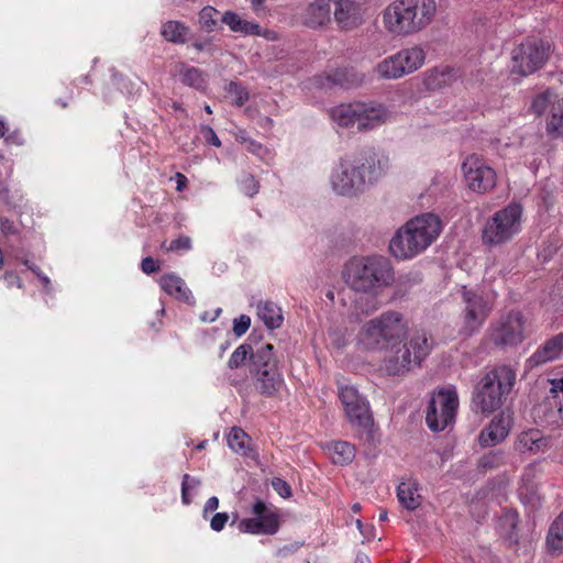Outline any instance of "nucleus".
Returning a JSON list of instances; mask_svg holds the SVG:
<instances>
[{
	"instance_id": "1",
	"label": "nucleus",
	"mask_w": 563,
	"mask_h": 563,
	"mask_svg": "<svg viewBox=\"0 0 563 563\" xmlns=\"http://www.w3.org/2000/svg\"><path fill=\"white\" fill-rule=\"evenodd\" d=\"M345 283L356 292L355 309L364 314L378 310L376 292L394 280V271L388 258L373 255L352 258L345 266Z\"/></svg>"
},
{
	"instance_id": "2",
	"label": "nucleus",
	"mask_w": 563,
	"mask_h": 563,
	"mask_svg": "<svg viewBox=\"0 0 563 563\" xmlns=\"http://www.w3.org/2000/svg\"><path fill=\"white\" fill-rule=\"evenodd\" d=\"M389 167L388 156L373 150L341 158L332 172L331 186L341 196H354L386 175Z\"/></svg>"
},
{
	"instance_id": "3",
	"label": "nucleus",
	"mask_w": 563,
	"mask_h": 563,
	"mask_svg": "<svg viewBox=\"0 0 563 563\" xmlns=\"http://www.w3.org/2000/svg\"><path fill=\"white\" fill-rule=\"evenodd\" d=\"M442 223L438 216L423 213L407 221L389 242L390 253L398 260H410L426 251L440 235Z\"/></svg>"
},
{
	"instance_id": "4",
	"label": "nucleus",
	"mask_w": 563,
	"mask_h": 563,
	"mask_svg": "<svg viewBox=\"0 0 563 563\" xmlns=\"http://www.w3.org/2000/svg\"><path fill=\"white\" fill-rule=\"evenodd\" d=\"M435 13V0H395L384 9L383 24L393 35H412L426 29Z\"/></svg>"
},
{
	"instance_id": "5",
	"label": "nucleus",
	"mask_w": 563,
	"mask_h": 563,
	"mask_svg": "<svg viewBox=\"0 0 563 563\" xmlns=\"http://www.w3.org/2000/svg\"><path fill=\"white\" fill-rule=\"evenodd\" d=\"M407 332L408 325L402 313L389 310L362 325L357 343L369 351L394 349L407 336Z\"/></svg>"
},
{
	"instance_id": "6",
	"label": "nucleus",
	"mask_w": 563,
	"mask_h": 563,
	"mask_svg": "<svg viewBox=\"0 0 563 563\" xmlns=\"http://www.w3.org/2000/svg\"><path fill=\"white\" fill-rule=\"evenodd\" d=\"M516 382V372L508 365L488 371L476 386L473 402L483 413L499 409Z\"/></svg>"
},
{
	"instance_id": "7",
	"label": "nucleus",
	"mask_w": 563,
	"mask_h": 563,
	"mask_svg": "<svg viewBox=\"0 0 563 563\" xmlns=\"http://www.w3.org/2000/svg\"><path fill=\"white\" fill-rule=\"evenodd\" d=\"M250 373L254 388L265 397L276 396L284 387V377L273 344L266 343L252 355Z\"/></svg>"
},
{
	"instance_id": "8",
	"label": "nucleus",
	"mask_w": 563,
	"mask_h": 563,
	"mask_svg": "<svg viewBox=\"0 0 563 563\" xmlns=\"http://www.w3.org/2000/svg\"><path fill=\"white\" fill-rule=\"evenodd\" d=\"M522 208L510 203L496 211L485 223L482 231L483 243L499 246L512 240L521 230Z\"/></svg>"
},
{
	"instance_id": "9",
	"label": "nucleus",
	"mask_w": 563,
	"mask_h": 563,
	"mask_svg": "<svg viewBox=\"0 0 563 563\" xmlns=\"http://www.w3.org/2000/svg\"><path fill=\"white\" fill-rule=\"evenodd\" d=\"M386 117V109L375 102H352L331 109V118L334 122L343 128L356 125L358 131L374 129L383 123Z\"/></svg>"
},
{
	"instance_id": "10",
	"label": "nucleus",
	"mask_w": 563,
	"mask_h": 563,
	"mask_svg": "<svg viewBox=\"0 0 563 563\" xmlns=\"http://www.w3.org/2000/svg\"><path fill=\"white\" fill-rule=\"evenodd\" d=\"M431 345L424 333L415 334L408 343L390 349L384 360V368L388 375H401L409 372L412 366L420 365L429 354Z\"/></svg>"
},
{
	"instance_id": "11",
	"label": "nucleus",
	"mask_w": 563,
	"mask_h": 563,
	"mask_svg": "<svg viewBox=\"0 0 563 563\" xmlns=\"http://www.w3.org/2000/svg\"><path fill=\"white\" fill-rule=\"evenodd\" d=\"M552 44L548 40L528 37L511 51V70L528 76L542 68L552 53Z\"/></svg>"
},
{
	"instance_id": "12",
	"label": "nucleus",
	"mask_w": 563,
	"mask_h": 563,
	"mask_svg": "<svg viewBox=\"0 0 563 563\" xmlns=\"http://www.w3.org/2000/svg\"><path fill=\"white\" fill-rule=\"evenodd\" d=\"M461 296L464 309L461 314L460 333L464 336H471L485 323L493 310V300L488 296L467 289L465 286L461 289Z\"/></svg>"
},
{
	"instance_id": "13",
	"label": "nucleus",
	"mask_w": 563,
	"mask_h": 563,
	"mask_svg": "<svg viewBox=\"0 0 563 563\" xmlns=\"http://www.w3.org/2000/svg\"><path fill=\"white\" fill-rule=\"evenodd\" d=\"M459 407V397L454 389H440L434 394L426 411V422L430 430L438 432L444 430L455 419Z\"/></svg>"
},
{
	"instance_id": "14",
	"label": "nucleus",
	"mask_w": 563,
	"mask_h": 563,
	"mask_svg": "<svg viewBox=\"0 0 563 563\" xmlns=\"http://www.w3.org/2000/svg\"><path fill=\"white\" fill-rule=\"evenodd\" d=\"M339 399L352 427L369 431L374 424L368 401L353 386H339Z\"/></svg>"
},
{
	"instance_id": "15",
	"label": "nucleus",
	"mask_w": 563,
	"mask_h": 563,
	"mask_svg": "<svg viewBox=\"0 0 563 563\" xmlns=\"http://www.w3.org/2000/svg\"><path fill=\"white\" fill-rule=\"evenodd\" d=\"M489 340L498 347L516 346L525 339V318L519 311H510L492 323Z\"/></svg>"
},
{
	"instance_id": "16",
	"label": "nucleus",
	"mask_w": 563,
	"mask_h": 563,
	"mask_svg": "<svg viewBox=\"0 0 563 563\" xmlns=\"http://www.w3.org/2000/svg\"><path fill=\"white\" fill-rule=\"evenodd\" d=\"M468 188L478 194L492 190L496 185V172L478 155H470L462 164Z\"/></svg>"
},
{
	"instance_id": "17",
	"label": "nucleus",
	"mask_w": 563,
	"mask_h": 563,
	"mask_svg": "<svg viewBox=\"0 0 563 563\" xmlns=\"http://www.w3.org/2000/svg\"><path fill=\"white\" fill-rule=\"evenodd\" d=\"M253 518L239 522V530L252 534H274L279 528L278 517L269 511L264 501L257 500L252 508Z\"/></svg>"
},
{
	"instance_id": "18",
	"label": "nucleus",
	"mask_w": 563,
	"mask_h": 563,
	"mask_svg": "<svg viewBox=\"0 0 563 563\" xmlns=\"http://www.w3.org/2000/svg\"><path fill=\"white\" fill-rule=\"evenodd\" d=\"M333 18L342 30H353L364 21L365 10L354 0H334Z\"/></svg>"
},
{
	"instance_id": "19",
	"label": "nucleus",
	"mask_w": 563,
	"mask_h": 563,
	"mask_svg": "<svg viewBox=\"0 0 563 563\" xmlns=\"http://www.w3.org/2000/svg\"><path fill=\"white\" fill-rule=\"evenodd\" d=\"M511 428V417L505 412L496 416L490 423L481 432L479 443L482 446H494L505 440Z\"/></svg>"
},
{
	"instance_id": "20",
	"label": "nucleus",
	"mask_w": 563,
	"mask_h": 563,
	"mask_svg": "<svg viewBox=\"0 0 563 563\" xmlns=\"http://www.w3.org/2000/svg\"><path fill=\"white\" fill-rule=\"evenodd\" d=\"M563 354V333H559L547 340L539 349L527 360L530 367L540 366L548 362L560 358Z\"/></svg>"
},
{
	"instance_id": "21",
	"label": "nucleus",
	"mask_w": 563,
	"mask_h": 563,
	"mask_svg": "<svg viewBox=\"0 0 563 563\" xmlns=\"http://www.w3.org/2000/svg\"><path fill=\"white\" fill-rule=\"evenodd\" d=\"M397 498L399 504L408 511L418 509L422 504L418 481L412 477L402 479L397 487Z\"/></svg>"
},
{
	"instance_id": "22",
	"label": "nucleus",
	"mask_w": 563,
	"mask_h": 563,
	"mask_svg": "<svg viewBox=\"0 0 563 563\" xmlns=\"http://www.w3.org/2000/svg\"><path fill=\"white\" fill-rule=\"evenodd\" d=\"M331 0H316L303 12L302 21L307 26L319 27L331 20Z\"/></svg>"
},
{
	"instance_id": "23",
	"label": "nucleus",
	"mask_w": 563,
	"mask_h": 563,
	"mask_svg": "<svg viewBox=\"0 0 563 563\" xmlns=\"http://www.w3.org/2000/svg\"><path fill=\"white\" fill-rule=\"evenodd\" d=\"M159 286L169 296L176 299L191 303L194 297L190 289L186 286L185 280L176 274H165L159 279Z\"/></svg>"
},
{
	"instance_id": "24",
	"label": "nucleus",
	"mask_w": 563,
	"mask_h": 563,
	"mask_svg": "<svg viewBox=\"0 0 563 563\" xmlns=\"http://www.w3.org/2000/svg\"><path fill=\"white\" fill-rule=\"evenodd\" d=\"M221 21L228 25L231 32L241 33L243 35H253L260 33V24L253 21L243 19L240 14L232 10L225 11Z\"/></svg>"
},
{
	"instance_id": "25",
	"label": "nucleus",
	"mask_w": 563,
	"mask_h": 563,
	"mask_svg": "<svg viewBox=\"0 0 563 563\" xmlns=\"http://www.w3.org/2000/svg\"><path fill=\"white\" fill-rule=\"evenodd\" d=\"M545 445L547 439L538 429H529L521 432L515 442V449L520 453L538 452Z\"/></svg>"
},
{
	"instance_id": "26",
	"label": "nucleus",
	"mask_w": 563,
	"mask_h": 563,
	"mask_svg": "<svg viewBox=\"0 0 563 563\" xmlns=\"http://www.w3.org/2000/svg\"><path fill=\"white\" fill-rule=\"evenodd\" d=\"M178 74L184 85L199 91H205L207 89L208 75L203 70L181 63L178 66Z\"/></svg>"
},
{
	"instance_id": "27",
	"label": "nucleus",
	"mask_w": 563,
	"mask_h": 563,
	"mask_svg": "<svg viewBox=\"0 0 563 563\" xmlns=\"http://www.w3.org/2000/svg\"><path fill=\"white\" fill-rule=\"evenodd\" d=\"M547 134L551 139L563 136V98L551 104L550 113L545 123Z\"/></svg>"
},
{
	"instance_id": "28",
	"label": "nucleus",
	"mask_w": 563,
	"mask_h": 563,
	"mask_svg": "<svg viewBox=\"0 0 563 563\" xmlns=\"http://www.w3.org/2000/svg\"><path fill=\"white\" fill-rule=\"evenodd\" d=\"M375 71L382 79H398L407 75L397 53L379 62Z\"/></svg>"
},
{
	"instance_id": "29",
	"label": "nucleus",
	"mask_w": 563,
	"mask_h": 563,
	"mask_svg": "<svg viewBox=\"0 0 563 563\" xmlns=\"http://www.w3.org/2000/svg\"><path fill=\"white\" fill-rule=\"evenodd\" d=\"M397 54L407 75L419 69L426 60V53L419 46L404 48Z\"/></svg>"
},
{
	"instance_id": "30",
	"label": "nucleus",
	"mask_w": 563,
	"mask_h": 563,
	"mask_svg": "<svg viewBox=\"0 0 563 563\" xmlns=\"http://www.w3.org/2000/svg\"><path fill=\"white\" fill-rule=\"evenodd\" d=\"M257 316L268 329H277L283 323L280 308L272 301H260L257 305Z\"/></svg>"
},
{
	"instance_id": "31",
	"label": "nucleus",
	"mask_w": 563,
	"mask_h": 563,
	"mask_svg": "<svg viewBox=\"0 0 563 563\" xmlns=\"http://www.w3.org/2000/svg\"><path fill=\"white\" fill-rule=\"evenodd\" d=\"M189 27L180 21H167L163 24L161 35L170 43L184 44L187 40Z\"/></svg>"
},
{
	"instance_id": "32",
	"label": "nucleus",
	"mask_w": 563,
	"mask_h": 563,
	"mask_svg": "<svg viewBox=\"0 0 563 563\" xmlns=\"http://www.w3.org/2000/svg\"><path fill=\"white\" fill-rule=\"evenodd\" d=\"M547 545L552 554L563 553V511L550 526L547 536Z\"/></svg>"
},
{
	"instance_id": "33",
	"label": "nucleus",
	"mask_w": 563,
	"mask_h": 563,
	"mask_svg": "<svg viewBox=\"0 0 563 563\" xmlns=\"http://www.w3.org/2000/svg\"><path fill=\"white\" fill-rule=\"evenodd\" d=\"M331 459L334 464L346 465L355 457V448L346 441H335L331 444Z\"/></svg>"
},
{
	"instance_id": "34",
	"label": "nucleus",
	"mask_w": 563,
	"mask_h": 563,
	"mask_svg": "<svg viewBox=\"0 0 563 563\" xmlns=\"http://www.w3.org/2000/svg\"><path fill=\"white\" fill-rule=\"evenodd\" d=\"M453 74L454 69L451 67L434 68L427 73L426 85L429 89H438L445 85Z\"/></svg>"
},
{
	"instance_id": "35",
	"label": "nucleus",
	"mask_w": 563,
	"mask_h": 563,
	"mask_svg": "<svg viewBox=\"0 0 563 563\" xmlns=\"http://www.w3.org/2000/svg\"><path fill=\"white\" fill-rule=\"evenodd\" d=\"M250 441L249 435L240 428H232L228 435L229 446L240 454H246Z\"/></svg>"
},
{
	"instance_id": "36",
	"label": "nucleus",
	"mask_w": 563,
	"mask_h": 563,
	"mask_svg": "<svg viewBox=\"0 0 563 563\" xmlns=\"http://www.w3.org/2000/svg\"><path fill=\"white\" fill-rule=\"evenodd\" d=\"M219 11L211 7H203L198 14V22L200 26L207 32H213L217 29L218 21L217 15Z\"/></svg>"
},
{
	"instance_id": "37",
	"label": "nucleus",
	"mask_w": 563,
	"mask_h": 563,
	"mask_svg": "<svg viewBox=\"0 0 563 563\" xmlns=\"http://www.w3.org/2000/svg\"><path fill=\"white\" fill-rule=\"evenodd\" d=\"M505 463V455L501 451H492L483 455L478 461V468L483 471L495 470Z\"/></svg>"
},
{
	"instance_id": "38",
	"label": "nucleus",
	"mask_w": 563,
	"mask_h": 563,
	"mask_svg": "<svg viewBox=\"0 0 563 563\" xmlns=\"http://www.w3.org/2000/svg\"><path fill=\"white\" fill-rule=\"evenodd\" d=\"M253 354V349L250 344H241L235 349V351L230 356L228 366L231 369L239 368L245 363L246 358L249 356L252 357Z\"/></svg>"
},
{
	"instance_id": "39",
	"label": "nucleus",
	"mask_w": 563,
	"mask_h": 563,
	"mask_svg": "<svg viewBox=\"0 0 563 563\" xmlns=\"http://www.w3.org/2000/svg\"><path fill=\"white\" fill-rule=\"evenodd\" d=\"M201 484V481L196 477H191L189 474L183 476L181 482V501L184 505H190L192 501L191 492H195Z\"/></svg>"
},
{
	"instance_id": "40",
	"label": "nucleus",
	"mask_w": 563,
	"mask_h": 563,
	"mask_svg": "<svg viewBox=\"0 0 563 563\" xmlns=\"http://www.w3.org/2000/svg\"><path fill=\"white\" fill-rule=\"evenodd\" d=\"M225 90L229 95L234 97L233 103L236 107H242L249 100L247 90L238 81H230Z\"/></svg>"
},
{
	"instance_id": "41",
	"label": "nucleus",
	"mask_w": 563,
	"mask_h": 563,
	"mask_svg": "<svg viewBox=\"0 0 563 563\" xmlns=\"http://www.w3.org/2000/svg\"><path fill=\"white\" fill-rule=\"evenodd\" d=\"M162 249L166 252L188 251L191 249V239L189 236L183 235L170 241L169 243L164 241L162 243Z\"/></svg>"
},
{
	"instance_id": "42",
	"label": "nucleus",
	"mask_w": 563,
	"mask_h": 563,
	"mask_svg": "<svg viewBox=\"0 0 563 563\" xmlns=\"http://www.w3.org/2000/svg\"><path fill=\"white\" fill-rule=\"evenodd\" d=\"M551 97H552V95L549 91L538 95L532 101V104H531L532 111L537 115L543 114L547 111L548 107L553 103V102H551Z\"/></svg>"
},
{
	"instance_id": "43",
	"label": "nucleus",
	"mask_w": 563,
	"mask_h": 563,
	"mask_svg": "<svg viewBox=\"0 0 563 563\" xmlns=\"http://www.w3.org/2000/svg\"><path fill=\"white\" fill-rule=\"evenodd\" d=\"M240 188L245 195L253 197L257 194L260 185L253 175L244 174L240 180Z\"/></svg>"
},
{
	"instance_id": "44",
	"label": "nucleus",
	"mask_w": 563,
	"mask_h": 563,
	"mask_svg": "<svg viewBox=\"0 0 563 563\" xmlns=\"http://www.w3.org/2000/svg\"><path fill=\"white\" fill-rule=\"evenodd\" d=\"M347 71L346 70H336L333 75V77H330L328 76L327 79L331 82H333L334 85H340V86H345V87H350L354 84H357L361 81V79H357L356 78V75L354 74H351V76L354 78L352 80H349L346 78L347 76Z\"/></svg>"
},
{
	"instance_id": "45",
	"label": "nucleus",
	"mask_w": 563,
	"mask_h": 563,
	"mask_svg": "<svg viewBox=\"0 0 563 563\" xmlns=\"http://www.w3.org/2000/svg\"><path fill=\"white\" fill-rule=\"evenodd\" d=\"M251 325V318L242 314L233 320V332L236 336H242L246 333Z\"/></svg>"
},
{
	"instance_id": "46",
	"label": "nucleus",
	"mask_w": 563,
	"mask_h": 563,
	"mask_svg": "<svg viewBox=\"0 0 563 563\" xmlns=\"http://www.w3.org/2000/svg\"><path fill=\"white\" fill-rule=\"evenodd\" d=\"M272 486L280 497L289 498L291 496V487L286 481L282 478H274L272 481Z\"/></svg>"
},
{
	"instance_id": "47",
	"label": "nucleus",
	"mask_w": 563,
	"mask_h": 563,
	"mask_svg": "<svg viewBox=\"0 0 563 563\" xmlns=\"http://www.w3.org/2000/svg\"><path fill=\"white\" fill-rule=\"evenodd\" d=\"M228 520H229V515L227 512H218L211 518L210 527L213 531L220 532L223 530Z\"/></svg>"
},
{
	"instance_id": "48",
	"label": "nucleus",
	"mask_w": 563,
	"mask_h": 563,
	"mask_svg": "<svg viewBox=\"0 0 563 563\" xmlns=\"http://www.w3.org/2000/svg\"><path fill=\"white\" fill-rule=\"evenodd\" d=\"M201 132L207 143L212 144L216 147L221 146V141L211 126L201 125Z\"/></svg>"
},
{
	"instance_id": "49",
	"label": "nucleus",
	"mask_w": 563,
	"mask_h": 563,
	"mask_svg": "<svg viewBox=\"0 0 563 563\" xmlns=\"http://www.w3.org/2000/svg\"><path fill=\"white\" fill-rule=\"evenodd\" d=\"M3 280L5 282L7 287H9V288H11L13 286L18 287L19 289L23 288L22 279L14 272H5L3 275Z\"/></svg>"
},
{
	"instance_id": "50",
	"label": "nucleus",
	"mask_w": 563,
	"mask_h": 563,
	"mask_svg": "<svg viewBox=\"0 0 563 563\" xmlns=\"http://www.w3.org/2000/svg\"><path fill=\"white\" fill-rule=\"evenodd\" d=\"M141 268L145 274H152L157 272L159 266L152 257L147 256L142 260Z\"/></svg>"
},
{
	"instance_id": "51",
	"label": "nucleus",
	"mask_w": 563,
	"mask_h": 563,
	"mask_svg": "<svg viewBox=\"0 0 563 563\" xmlns=\"http://www.w3.org/2000/svg\"><path fill=\"white\" fill-rule=\"evenodd\" d=\"M0 230L4 235H11L16 233V228L8 218H0Z\"/></svg>"
},
{
	"instance_id": "52",
	"label": "nucleus",
	"mask_w": 563,
	"mask_h": 563,
	"mask_svg": "<svg viewBox=\"0 0 563 563\" xmlns=\"http://www.w3.org/2000/svg\"><path fill=\"white\" fill-rule=\"evenodd\" d=\"M219 507V499L216 496L210 497L203 506V516L208 512L214 511Z\"/></svg>"
},
{
	"instance_id": "53",
	"label": "nucleus",
	"mask_w": 563,
	"mask_h": 563,
	"mask_svg": "<svg viewBox=\"0 0 563 563\" xmlns=\"http://www.w3.org/2000/svg\"><path fill=\"white\" fill-rule=\"evenodd\" d=\"M257 36H262L268 41H275L277 38V35L274 31L271 30H262L260 26V33L256 34Z\"/></svg>"
},
{
	"instance_id": "54",
	"label": "nucleus",
	"mask_w": 563,
	"mask_h": 563,
	"mask_svg": "<svg viewBox=\"0 0 563 563\" xmlns=\"http://www.w3.org/2000/svg\"><path fill=\"white\" fill-rule=\"evenodd\" d=\"M552 391H562L563 394V377L551 380Z\"/></svg>"
},
{
	"instance_id": "55",
	"label": "nucleus",
	"mask_w": 563,
	"mask_h": 563,
	"mask_svg": "<svg viewBox=\"0 0 563 563\" xmlns=\"http://www.w3.org/2000/svg\"><path fill=\"white\" fill-rule=\"evenodd\" d=\"M260 125L263 126V128H267V129H271L272 125H273V120L268 117H262L260 119Z\"/></svg>"
},
{
	"instance_id": "56",
	"label": "nucleus",
	"mask_w": 563,
	"mask_h": 563,
	"mask_svg": "<svg viewBox=\"0 0 563 563\" xmlns=\"http://www.w3.org/2000/svg\"><path fill=\"white\" fill-rule=\"evenodd\" d=\"M38 279L41 280V283H42L43 287H44L47 291H49V290H51V280H49V278H48L46 275L42 274V275L38 277Z\"/></svg>"
},
{
	"instance_id": "57",
	"label": "nucleus",
	"mask_w": 563,
	"mask_h": 563,
	"mask_svg": "<svg viewBox=\"0 0 563 563\" xmlns=\"http://www.w3.org/2000/svg\"><path fill=\"white\" fill-rule=\"evenodd\" d=\"M247 150L253 152V153H257L261 150V144H258L257 142L251 140L249 145H247Z\"/></svg>"
},
{
	"instance_id": "58",
	"label": "nucleus",
	"mask_w": 563,
	"mask_h": 563,
	"mask_svg": "<svg viewBox=\"0 0 563 563\" xmlns=\"http://www.w3.org/2000/svg\"><path fill=\"white\" fill-rule=\"evenodd\" d=\"M355 563H371V560L366 554L360 553L356 555Z\"/></svg>"
},
{
	"instance_id": "59",
	"label": "nucleus",
	"mask_w": 563,
	"mask_h": 563,
	"mask_svg": "<svg viewBox=\"0 0 563 563\" xmlns=\"http://www.w3.org/2000/svg\"><path fill=\"white\" fill-rule=\"evenodd\" d=\"M178 181H177V190H181L186 185V177L181 174H177Z\"/></svg>"
},
{
	"instance_id": "60",
	"label": "nucleus",
	"mask_w": 563,
	"mask_h": 563,
	"mask_svg": "<svg viewBox=\"0 0 563 563\" xmlns=\"http://www.w3.org/2000/svg\"><path fill=\"white\" fill-rule=\"evenodd\" d=\"M24 264H25V265L29 267V269H30V271H32V272H33L37 277H40V276L43 274V273L41 272V269H40L37 266H35V265H31V264L29 263V261H25V263H24Z\"/></svg>"
},
{
	"instance_id": "61",
	"label": "nucleus",
	"mask_w": 563,
	"mask_h": 563,
	"mask_svg": "<svg viewBox=\"0 0 563 563\" xmlns=\"http://www.w3.org/2000/svg\"><path fill=\"white\" fill-rule=\"evenodd\" d=\"M265 0H250V3L254 11H257L264 3Z\"/></svg>"
},
{
	"instance_id": "62",
	"label": "nucleus",
	"mask_w": 563,
	"mask_h": 563,
	"mask_svg": "<svg viewBox=\"0 0 563 563\" xmlns=\"http://www.w3.org/2000/svg\"><path fill=\"white\" fill-rule=\"evenodd\" d=\"M220 312H221V309H217V310H216V312H214V316H213V317L207 318V314H205V316H202V317H201V319H202L203 321H210V322H212V321H214V320H216V318L220 314Z\"/></svg>"
},
{
	"instance_id": "63",
	"label": "nucleus",
	"mask_w": 563,
	"mask_h": 563,
	"mask_svg": "<svg viewBox=\"0 0 563 563\" xmlns=\"http://www.w3.org/2000/svg\"><path fill=\"white\" fill-rule=\"evenodd\" d=\"M239 141L243 144H249L251 139L249 136H246V134L244 132H242L240 135H239Z\"/></svg>"
},
{
	"instance_id": "64",
	"label": "nucleus",
	"mask_w": 563,
	"mask_h": 563,
	"mask_svg": "<svg viewBox=\"0 0 563 563\" xmlns=\"http://www.w3.org/2000/svg\"><path fill=\"white\" fill-rule=\"evenodd\" d=\"M192 46L197 49V51H203L205 49V44L202 42H195L192 44Z\"/></svg>"
}]
</instances>
